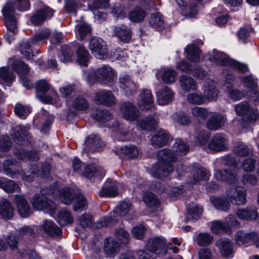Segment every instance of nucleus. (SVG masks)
Masks as SVG:
<instances>
[{
	"instance_id": "nucleus-59",
	"label": "nucleus",
	"mask_w": 259,
	"mask_h": 259,
	"mask_svg": "<svg viewBox=\"0 0 259 259\" xmlns=\"http://www.w3.org/2000/svg\"><path fill=\"white\" fill-rule=\"evenodd\" d=\"M143 199L145 204L151 207L157 206L159 203L156 197L149 192L144 194Z\"/></svg>"
},
{
	"instance_id": "nucleus-9",
	"label": "nucleus",
	"mask_w": 259,
	"mask_h": 259,
	"mask_svg": "<svg viewBox=\"0 0 259 259\" xmlns=\"http://www.w3.org/2000/svg\"><path fill=\"white\" fill-rule=\"evenodd\" d=\"M226 195L227 199L233 204L242 205L247 203V193L243 187L230 188L226 191Z\"/></svg>"
},
{
	"instance_id": "nucleus-38",
	"label": "nucleus",
	"mask_w": 259,
	"mask_h": 259,
	"mask_svg": "<svg viewBox=\"0 0 259 259\" xmlns=\"http://www.w3.org/2000/svg\"><path fill=\"white\" fill-rule=\"evenodd\" d=\"M179 82L183 91L188 92L191 90H195L197 89L196 81L193 78L187 75H181L180 77Z\"/></svg>"
},
{
	"instance_id": "nucleus-13",
	"label": "nucleus",
	"mask_w": 259,
	"mask_h": 259,
	"mask_svg": "<svg viewBox=\"0 0 259 259\" xmlns=\"http://www.w3.org/2000/svg\"><path fill=\"white\" fill-rule=\"evenodd\" d=\"M120 112L123 117L128 121L137 120L140 115L139 110L132 103L126 102L120 106Z\"/></svg>"
},
{
	"instance_id": "nucleus-51",
	"label": "nucleus",
	"mask_w": 259,
	"mask_h": 259,
	"mask_svg": "<svg viewBox=\"0 0 259 259\" xmlns=\"http://www.w3.org/2000/svg\"><path fill=\"white\" fill-rule=\"evenodd\" d=\"M188 102L192 104L200 105L205 103V100L201 93H190L187 95Z\"/></svg>"
},
{
	"instance_id": "nucleus-30",
	"label": "nucleus",
	"mask_w": 259,
	"mask_h": 259,
	"mask_svg": "<svg viewBox=\"0 0 259 259\" xmlns=\"http://www.w3.org/2000/svg\"><path fill=\"white\" fill-rule=\"evenodd\" d=\"M215 244L223 256H228L232 253V243L229 239H220L216 241Z\"/></svg>"
},
{
	"instance_id": "nucleus-23",
	"label": "nucleus",
	"mask_w": 259,
	"mask_h": 259,
	"mask_svg": "<svg viewBox=\"0 0 259 259\" xmlns=\"http://www.w3.org/2000/svg\"><path fill=\"white\" fill-rule=\"evenodd\" d=\"M120 245L114 238H107L104 243V251L109 257H113L120 250Z\"/></svg>"
},
{
	"instance_id": "nucleus-20",
	"label": "nucleus",
	"mask_w": 259,
	"mask_h": 259,
	"mask_svg": "<svg viewBox=\"0 0 259 259\" xmlns=\"http://www.w3.org/2000/svg\"><path fill=\"white\" fill-rule=\"evenodd\" d=\"M174 99V93L167 87L159 89L156 93V102L160 105H166L169 103Z\"/></svg>"
},
{
	"instance_id": "nucleus-64",
	"label": "nucleus",
	"mask_w": 259,
	"mask_h": 259,
	"mask_svg": "<svg viewBox=\"0 0 259 259\" xmlns=\"http://www.w3.org/2000/svg\"><path fill=\"white\" fill-rule=\"evenodd\" d=\"M119 213L121 216L126 215L132 208V204L129 201H123L120 203L119 206Z\"/></svg>"
},
{
	"instance_id": "nucleus-50",
	"label": "nucleus",
	"mask_w": 259,
	"mask_h": 259,
	"mask_svg": "<svg viewBox=\"0 0 259 259\" xmlns=\"http://www.w3.org/2000/svg\"><path fill=\"white\" fill-rule=\"evenodd\" d=\"M92 115L94 118L101 122L109 120L112 118V115L107 110L100 109L95 111Z\"/></svg>"
},
{
	"instance_id": "nucleus-16",
	"label": "nucleus",
	"mask_w": 259,
	"mask_h": 259,
	"mask_svg": "<svg viewBox=\"0 0 259 259\" xmlns=\"http://www.w3.org/2000/svg\"><path fill=\"white\" fill-rule=\"evenodd\" d=\"M119 86L127 96L133 95L138 89L137 84L127 74L122 75L120 77Z\"/></svg>"
},
{
	"instance_id": "nucleus-57",
	"label": "nucleus",
	"mask_w": 259,
	"mask_h": 259,
	"mask_svg": "<svg viewBox=\"0 0 259 259\" xmlns=\"http://www.w3.org/2000/svg\"><path fill=\"white\" fill-rule=\"evenodd\" d=\"M256 160L252 158L244 159L241 163V167L245 172H252L255 169Z\"/></svg>"
},
{
	"instance_id": "nucleus-21",
	"label": "nucleus",
	"mask_w": 259,
	"mask_h": 259,
	"mask_svg": "<svg viewBox=\"0 0 259 259\" xmlns=\"http://www.w3.org/2000/svg\"><path fill=\"white\" fill-rule=\"evenodd\" d=\"M105 174V171L100 166L95 164H91L84 167V170L81 175L87 178L92 180L93 177L100 178Z\"/></svg>"
},
{
	"instance_id": "nucleus-27",
	"label": "nucleus",
	"mask_w": 259,
	"mask_h": 259,
	"mask_svg": "<svg viewBox=\"0 0 259 259\" xmlns=\"http://www.w3.org/2000/svg\"><path fill=\"white\" fill-rule=\"evenodd\" d=\"M54 207H53V209H50V215L53 217L58 222L60 225L65 226L73 222V218L68 211L65 209H62L59 211L58 215L56 217V215H54Z\"/></svg>"
},
{
	"instance_id": "nucleus-41",
	"label": "nucleus",
	"mask_w": 259,
	"mask_h": 259,
	"mask_svg": "<svg viewBox=\"0 0 259 259\" xmlns=\"http://www.w3.org/2000/svg\"><path fill=\"white\" fill-rule=\"evenodd\" d=\"M139 126L144 130H155L157 127V121L152 116L146 117L140 121Z\"/></svg>"
},
{
	"instance_id": "nucleus-46",
	"label": "nucleus",
	"mask_w": 259,
	"mask_h": 259,
	"mask_svg": "<svg viewBox=\"0 0 259 259\" xmlns=\"http://www.w3.org/2000/svg\"><path fill=\"white\" fill-rule=\"evenodd\" d=\"M185 52L187 53L186 57L190 61L194 62H197L200 56L199 49L194 45L188 46L185 49Z\"/></svg>"
},
{
	"instance_id": "nucleus-56",
	"label": "nucleus",
	"mask_w": 259,
	"mask_h": 259,
	"mask_svg": "<svg viewBox=\"0 0 259 259\" xmlns=\"http://www.w3.org/2000/svg\"><path fill=\"white\" fill-rule=\"evenodd\" d=\"M213 237L208 233H201L198 234L196 243L200 246L208 245L212 241Z\"/></svg>"
},
{
	"instance_id": "nucleus-11",
	"label": "nucleus",
	"mask_w": 259,
	"mask_h": 259,
	"mask_svg": "<svg viewBox=\"0 0 259 259\" xmlns=\"http://www.w3.org/2000/svg\"><path fill=\"white\" fill-rule=\"evenodd\" d=\"M49 190H41L40 192L35 194L31 200L33 207L37 210H45L49 206Z\"/></svg>"
},
{
	"instance_id": "nucleus-31",
	"label": "nucleus",
	"mask_w": 259,
	"mask_h": 259,
	"mask_svg": "<svg viewBox=\"0 0 259 259\" xmlns=\"http://www.w3.org/2000/svg\"><path fill=\"white\" fill-rule=\"evenodd\" d=\"M236 214L240 220L250 221L256 220L259 216L255 209L250 208L238 209L236 211Z\"/></svg>"
},
{
	"instance_id": "nucleus-29",
	"label": "nucleus",
	"mask_w": 259,
	"mask_h": 259,
	"mask_svg": "<svg viewBox=\"0 0 259 259\" xmlns=\"http://www.w3.org/2000/svg\"><path fill=\"white\" fill-rule=\"evenodd\" d=\"M15 202L21 216L23 218L27 217L31 212V209L24 196L20 195H16Z\"/></svg>"
},
{
	"instance_id": "nucleus-8",
	"label": "nucleus",
	"mask_w": 259,
	"mask_h": 259,
	"mask_svg": "<svg viewBox=\"0 0 259 259\" xmlns=\"http://www.w3.org/2000/svg\"><path fill=\"white\" fill-rule=\"evenodd\" d=\"M89 48L94 56L99 59H105L108 56L106 42L101 38L93 37L91 38Z\"/></svg>"
},
{
	"instance_id": "nucleus-48",
	"label": "nucleus",
	"mask_w": 259,
	"mask_h": 259,
	"mask_svg": "<svg viewBox=\"0 0 259 259\" xmlns=\"http://www.w3.org/2000/svg\"><path fill=\"white\" fill-rule=\"evenodd\" d=\"M75 31L80 39L82 40L87 34L91 32V28L88 24L81 22L76 26Z\"/></svg>"
},
{
	"instance_id": "nucleus-18",
	"label": "nucleus",
	"mask_w": 259,
	"mask_h": 259,
	"mask_svg": "<svg viewBox=\"0 0 259 259\" xmlns=\"http://www.w3.org/2000/svg\"><path fill=\"white\" fill-rule=\"evenodd\" d=\"M227 121L226 115L217 113L210 116L207 121L206 126L211 130H218L223 127Z\"/></svg>"
},
{
	"instance_id": "nucleus-15",
	"label": "nucleus",
	"mask_w": 259,
	"mask_h": 259,
	"mask_svg": "<svg viewBox=\"0 0 259 259\" xmlns=\"http://www.w3.org/2000/svg\"><path fill=\"white\" fill-rule=\"evenodd\" d=\"M36 95L37 99L42 103H49V82L46 79L37 80L35 83Z\"/></svg>"
},
{
	"instance_id": "nucleus-6",
	"label": "nucleus",
	"mask_w": 259,
	"mask_h": 259,
	"mask_svg": "<svg viewBox=\"0 0 259 259\" xmlns=\"http://www.w3.org/2000/svg\"><path fill=\"white\" fill-rule=\"evenodd\" d=\"M208 58L211 62L217 65L233 67L243 72H245L248 70L247 65L232 60L226 54L215 50H213L212 54L209 55Z\"/></svg>"
},
{
	"instance_id": "nucleus-22",
	"label": "nucleus",
	"mask_w": 259,
	"mask_h": 259,
	"mask_svg": "<svg viewBox=\"0 0 259 259\" xmlns=\"http://www.w3.org/2000/svg\"><path fill=\"white\" fill-rule=\"evenodd\" d=\"M214 177L218 181L226 182L228 184H233L238 181V177L236 174L231 170H215Z\"/></svg>"
},
{
	"instance_id": "nucleus-12",
	"label": "nucleus",
	"mask_w": 259,
	"mask_h": 259,
	"mask_svg": "<svg viewBox=\"0 0 259 259\" xmlns=\"http://www.w3.org/2000/svg\"><path fill=\"white\" fill-rule=\"evenodd\" d=\"M94 101L97 104L112 106L116 100L112 92L110 90H103L95 93Z\"/></svg>"
},
{
	"instance_id": "nucleus-45",
	"label": "nucleus",
	"mask_w": 259,
	"mask_h": 259,
	"mask_svg": "<svg viewBox=\"0 0 259 259\" xmlns=\"http://www.w3.org/2000/svg\"><path fill=\"white\" fill-rule=\"evenodd\" d=\"M0 187L7 193H13L19 189V187L13 181L5 178L0 180Z\"/></svg>"
},
{
	"instance_id": "nucleus-60",
	"label": "nucleus",
	"mask_w": 259,
	"mask_h": 259,
	"mask_svg": "<svg viewBox=\"0 0 259 259\" xmlns=\"http://www.w3.org/2000/svg\"><path fill=\"white\" fill-rule=\"evenodd\" d=\"M15 113L20 118H25L30 112L29 107L18 103L15 108Z\"/></svg>"
},
{
	"instance_id": "nucleus-53",
	"label": "nucleus",
	"mask_w": 259,
	"mask_h": 259,
	"mask_svg": "<svg viewBox=\"0 0 259 259\" xmlns=\"http://www.w3.org/2000/svg\"><path fill=\"white\" fill-rule=\"evenodd\" d=\"M32 39L24 42L20 47L21 53L27 59H30L33 56L31 49Z\"/></svg>"
},
{
	"instance_id": "nucleus-55",
	"label": "nucleus",
	"mask_w": 259,
	"mask_h": 259,
	"mask_svg": "<svg viewBox=\"0 0 259 259\" xmlns=\"http://www.w3.org/2000/svg\"><path fill=\"white\" fill-rule=\"evenodd\" d=\"M121 151L124 155L131 158L137 157L139 154L138 148L133 145L121 148Z\"/></svg>"
},
{
	"instance_id": "nucleus-37",
	"label": "nucleus",
	"mask_w": 259,
	"mask_h": 259,
	"mask_svg": "<svg viewBox=\"0 0 259 259\" xmlns=\"http://www.w3.org/2000/svg\"><path fill=\"white\" fill-rule=\"evenodd\" d=\"M76 61L81 66H87L91 56L84 47L79 46L76 51Z\"/></svg>"
},
{
	"instance_id": "nucleus-42",
	"label": "nucleus",
	"mask_w": 259,
	"mask_h": 259,
	"mask_svg": "<svg viewBox=\"0 0 259 259\" xmlns=\"http://www.w3.org/2000/svg\"><path fill=\"white\" fill-rule=\"evenodd\" d=\"M74 49L71 45H63L61 47L60 60L64 62L71 61Z\"/></svg>"
},
{
	"instance_id": "nucleus-61",
	"label": "nucleus",
	"mask_w": 259,
	"mask_h": 259,
	"mask_svg": "<svg viewBox=\"0 0 259 259\" xmlns=\"http://www.w3.org/2000/svg\"><path fill=\"white\" fill-rule=\"evenodd\" d=\"M79 7L78 0H65V8L67 12L75 14Z\"/></svg>"
},
{
	"instance_id": "nucleus-40",
	"label": "nucleus",
	"mask_w": 259,
	"mask_h": 259,
	"mask_svg": "<svg viewBox=\"0 0 259 259\" xmlns=\"http://www.w3.org/2000/svg\"><path fill=\"white\" fill-rule=\"evenodd\" d=\"M210 201L213 206L217 209L226 211L230 208V203L226 199L222 197L211 196Z\"/></svg>"
},
{
	"instance_id": "nucleus-25",
	"label": "nucleus",
	"mask_w": 259,
	"mask_h": 259,
	"mask_svg": "<svg viewBox=\"0 0 259 259\" xmlns=\"http://www.w3.org/2000/svg\"><path fill=\"white\" fill-rule=\"evenodd\" d=\"M114 33L118 39L123 42L127 43L132 38V33L131 29L124 25L115 26Z\"/></svg>"
},
{
	"instance_id": "nucleus-47",
	"label": "nucleus",
	"mask_w": 259,
	"mask_h": 259,
	"mask_svg": "<svg viewBox=\"0 0 259 259\" xmlns=\"http://www.w3.org/2000/svg\"><path fill=\"white\" fill-rule=\"evenodd\" d=\"M47 15V10H39L31 16L30 18V22L35 26L40 25L46 20Z\"/></svg>"
},
{
	"instance_id": "nucleus-52",
	"label": "nucleus",
	"mask_w": 259,
	"mask_h": 259,
	"mask_svg": "<svg viewBox=\"0 0 259 259\" xmlns=\"http://www.w3.org/2000/svg\"><path fill=\"white\" fill-rule=\"evenodd\" d=\"M13 69L18 73L22 74H27L30 71V68L23 62L17 60L12 64Z\"/></svg>"
},
{
	"instance_id": "nucleus-62",
	"label": "nucleus",
	"mask_w": 259,
	"mask_h": 259,
	"mask_svg": "<svg viewBox=\"0 0 259 259\" xmlns=\"http://www.w3.org/2000/svg\"><path fill=\"white\" fill-rule=\"evenodd\" d=\"M226 227L227 226L225 225L224 222L216 221L211 223V230L214 233H219L222 231L228 232Z\"/></svg>"
},
{
	"instance_id": "nucleus-24",
	"label": "nucleus",
	"mask_w": 259,
	"mask_h": 259,
	"mask_svg": "<svg viewBox=\"0 0 259 259\" xmlns=\"http://www.w3.org/2000/svg\"><path fill=\"white\" fill-rule=\"evenodd\" d=\"M105 146L99 137L95 135H90L84 143V150L87 151H95Z\"/></svg>"
},
{
	"instance_id": "nucleus-49",
	"label": "nucleus",
	"mask_w": 259,
	"mask_h": 259,
	"mask_svg": "<svg viewBox=\"0 0 259 259\" xmlns=\"http://www.w3.org/2000/svg\"><path fill=\"white\" fill-rule=\"evenodd\" d=\"M14 74L6 67L0 68V78L5 82L10 83L15 79Z\"/></svg>"
},
{
	"instance_id": "nucleus-1",
	"label": "nucleus",
	"mask_w": 259,
	"mask_h": 259,
	"mask_svg": "<svg viewBox=\"0 0 259 259\" xmlns=\"http://www.w3.org/2000/svg\"><path fill=\"white\" fill-rule=\"evenodd\" d=\"M188 150V146L181 139L176 140L172 151L166 149L159 150L157 153L158 165L152 167V176L161 179L166 178L173 170L171 162L176 161V155L185 154Z\"/></svg>"
},
{
	"instance_id": "nucleus-33",
	"label": "nucleus",
	"mask_w": 259,
	"mask_h": 259,
	"mask_svg": "<svg viewBox=\"0 0 259 259\" xmlns=\"http://www.w3.org/2000/svg\"><path fill=\"white\" fill-rule=\"evenodd\" d=\"M192 178L190 183L195 184L200 181H206L210 176L209 172L204 168H194L192 170Z\"/></svg>"
},
{
	"instance_id": "nucleus-5",
	"label": "nucleus",
	"mask_w": 259,
	"mask_h": 259,
	"mask_svg": "<svg viewBox=\"0 0 259 259\" xmlns=\"http://www.w3.org/2000/svg\"><path fill=\"white\" fill-rule=\"evenodd\" d=\"M3 16L8 32L5 35L6 40L10 44L14 38V33L17 31V22L15 18V7L13 2H8L3 10Z\"/></svg>"
},
{
	"instance_id": "nucleus-54",
	"label": "nucleus",
	"mask_w": 259,
	"mask_h": 259,
	"mask_svg": "<svg viewBox=\"0 0 259 259\" xmlns=\"http://www.w3.org/2000/svg\"><path fill=\"white\" fill-rule=\"evenodd\" d=\"M72 107L75 110L84 111L88 108L89 103L84 98L79 96L73 101Z\"/></svg>"
},
{
	"instance_id": "nucleus-19",
	"label": "nucleus",
	"mask_w": 259,
	"mask_h": 259,
	"mask_svg": "<svg viewBox=\"0 0 259 259\" xmlns=\"http://www.w3.org/2000/svg\"><path fill=\"white\" fill-rule=\"evenodd\" d=\"M228 147L227 140L221 134L215 135L208 144V148L212 151H224Z\"/></svg>"
},
{
	"instance_id": "nucleus-36",
	"label": "nucleus",
	"mask_w": 259,
	"mask_h": 259,
	"mask_svg": "<svg viewBox=\"0 0 259 259\" xmlns=\"http://www.w3.org/2000/svg\"><path fill=\"white\" fill-rule=\"evenodd\" d=\"M256 236V233L254 232L247 233L240 230L237 232L235 239L237 244L242 245L248 242L250 240H254Z\"/></svg>"
},
{
	"instance_id": "nucleus-28",
	"label": "nucleus",
	"mask_w": 259,
	"mask_h": 259,
	"mask_svg": "<svg viewBox=\"0 0 259 259\" xmlns=\"http://www.w3.org/2000/svg\"><path fill=\"white\" fill-rule=\"evenodd\" d=\"M176 72L170 68H161L156 73V75L157 77H160L162 81L167 84L174 83L177 76Z\"/></svg>"
},
{
	"instance_id": "nucleus-4",
	"label": "nucleus",
	"mask_w": 259,
	"mask_h": 259,
	"mask_svg": "<svg viewBox=\"0 0 259 259\" xmlns=\"http://www.w3.org/2000/svg\"><path fill=\"white\" fill-rule=\"evenodd\" d=\"M4 172L13 179L21 178L27 182H30L33 180V175L37 174L34 168L31 171V174L26 175L23 172L20 164L15 160L11 159L5 161L3 165Z\"/></svg>"
},
{
	"instance_id": "nucleus-10",
	"label": "nucleus",
	"mask_w": 259,
	"mask_h": 259,
	"mask_svg": "<svg viewBox=\"0 0 259 259\" xmlns=\"http://www.w3.org/2000/svg\"><path fill=\"white\" fill-rule=\"evenodd\" d=\"M147 246L151 253L159 255L165 254L167 249L166 242L162 237H156L150 239Z\"/></svg>"
},
{
	"instance_id": "nucleus-44",
	"label": "nucleus",
	"mask_w": 259,
	"mask_h": 259,
	"mask_svg": "<svg viewBox=\"0 0 259 259\" xmlns=\"http://www.w3.org/2000/svg\"><path fill=\"white\" fill-rule=\"evenodd\" d=\"M149 23L152 27L158 29L163 26L164 20L162 15L159 12H155L150 14Z\"/></svg>"
},
{
	"instance_id": "nucleus-58",
	"label": "nucleus",
	"mask_w": 259,
	"mask_h": 259,
	"mask_svg": "<svg viewBox=\"0 0 259 259\" xmlns=\"http://www.w3.org/2000/svg\"><path fill=\"white\" fill-rule=\"evenodd\" d=\"M172 119L176 123L181 125H187L190 122V118L183 112H177L172 114Z\"/></svg>"
},
{
	"instance_id": "nucleus-43",
	"label": "nucleus",
	"mask_w": 259,
	"mask_h": 259,
	"mask_svg": "<svg viewBox=\"0 0 259 259\" xmlns=\"http://www.w3.org/2000/svg\"><path fill=\"white\" fill-rule=\"evenodd\" d=\"M146 12L140 7H136L129 14V19L132 22H139L145 17Z\"/></svg>"
},
{
	"instance_id": "nucleus-32",
	"label": "nucleus",
	"mask_w": 259,
	"mask_h": 259,
	"mask_svg": "<svg viewBox=\"0 0 259 259\" xmlns=\"http://www.w3.org/2000/svg\"><path fill=\"white\" fill-rule=\"evenodd\" d=\"M169 136L167 132L164 130H159L151 139L153 146L160 147L164 146L167 143Z\"/></svg>"
},
{
	"instance_id": "nucleus-26",
	"label": "nucleus",
	"mask_w": 259,
	"mask_h": 259,
	"mask_svg": "<svg viewBox=\"0 0 259 259\" xmlns=\"http://www.w3.org/2000/svg\"><path fill=\"white\" fill-rule=\"evenodd\" d=\"M202 90L205 100H215L218 95V91L216 89L215 83L213 81L210 80L206 82L204 84Z\"/></svg>"
},
{
	"instance_id": "nucleus-34",
	"label": "nucleus",
	"mask_w": 259,
	"mask_h": 259,
	"mask_svg": "<svg viewBox=\"0 0 259 259\" xmlns=\"http://www.w3.org/2000/svg\"><path fill=\"white\" fill-rule=\"evenodd\" d=\"M14 209L11 204L6 199H3L0 204V215L4 220H9L13 217Z\"/></svg>"
},
{
	"instance_id": "nucleus-39",
	"label": "nucleus",
	"mask_w": 259,
	"mask_h": 259,
	"mask_svg": "<svg viewBox=\"0 0 259 259\" xmlns=\"http://www.w3.org/2000/svg\"><path fill=\"white\" fill-rule=\"evenodd\" d=\"M187 215L186 221L198 219L202 212V208L199 205L193 203L189 204L187 207Z\"/></svg>"
},
{
	"instance_id": "nucleus-35",
	"label": "nucleus",
	"mask_w": 259,
	"mask_h": 259,
	"mask_svg": "<svg viewBox=\"0 0 259 259\" xmlns=\"http://www.w3.org/2000/svg\"><path fill=\"white\" fill-rule=\"evenodd\" d=\"M194 119L198 122H203L209 115V112L205 108L195 106L191 109Z\"/></svg>"
},
{
	"instance_id": "nucleus-14",
	"label": "nucleus",
	"mask_w": 259,
	"mask_h": 259,
	"mask_svg": "<svg viewBox=\"0 0 259 259\" xmlns=\"http://www.w3.org/2000/svg\"><path fill=\"white\" fill-rule=\"evenodd\" d=\"M137 104L142 110H149L154 107V103L151 91L143 90L137 99Z\"/></svg>"
},
{
	"instance_id": "nucleus-7",
	"label": "nucleus",
	"mask_w": 259,
	"mask_h": 259,
	"mask_svg": "<svg viewBox=\"0 0 259 259\" xmlns=\"http://www.w3.org/2000/svg\"><path fill=\"white\" fill-rule=\"evenodd\" d=\"M236 113L243 116V121L248 124L253 123L258 118L259 114L257 110L250 108L247 102H242L235 106Z\"/></svg>"
},
{
	"instance_id": "nucleus-3",
	"label": "nucleus",
	"mask_w": 259,
	"mask_h": 259,
	"mask_svg": "<svg viewBox=\"0 0 259 259\" xmlns=\"http://www.w3.org/2000/svg\"><path fill=\"white\" fill-rule=\"evenodd\" d=\"M84 75L87 81L91 84L97 81L107 86H109L115 78L114 70L108 65H103L95 71L92 69L85 71Z\"/></svg>"
},
{
	"instance_id": "nucleus-2",
	"label": "nucleus",
	"mask_w": 259,
	"mask_h": 259,
	"mask_svg": "<svg viewBox=\"0 0 259 259\" xmlns=\"http://www.w3.org/2000/svg\"><path fill=\"white\" fill-rule=\"evenodd\" d=\"M53 186V188L50 189V193L51 191L55 197L58 196L63 203L69 204L73 200H74L73 209L75 211L79 210L87 205V202L84 197L81 195H76L72 189L65 188L60 192L58 188L57 183L54 182Z\"/></svg>"
},
{
	"instance_id": "nucleus-63",
	"label": "nucleus",
	"mask_w": 259,
	"mask_h": 259,
	"mask_svg": "<svg viewBox=\"0 0 259 259\" xmlns=\"http://www.w3.org/2000/svg\"><path fill=\"white\" fill-rule=\"evenodd\" d=\"M234 152L241 156H247L252 153L251 150L243 144H240L234 149Z\"/></svg>"
},
{
	"instance_id": "nucleus-17",
	"label": "nucleus",
	"mask_w": 259,
	"mask_h": 259,
	"mask_svg": "<svg viewBox=\"0 0 259 259\" xmlns=\"http://www.w3.org/2000/svg\"><path fill=\"white\" fill-rule=\"evenodd\" d=\"M121 184L116 181L108 180L100 192L101 197H115L118 194V189Z\"/></svg>"
}]
</instances>
